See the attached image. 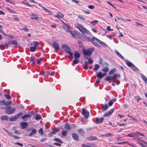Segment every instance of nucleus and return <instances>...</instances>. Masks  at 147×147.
<instances>
[{
	"label": "nucleus",
	"mask_w": 147,
	"mask_h": 147,
	"mask_svg": "<svg viewBox=\"0 0 147 147\" xmlns=\"http://www.w3.org/2000/svg\"><path fill=\"white\" fill-rule=\"evenodd\" d=\"M76 27L78 28L79 30L83 34L86 33H87L89 34H90L91 33L84 28L82 25L78 24L76 26Z\"/></svg>",
	"instance_id": "obj_1"
},
{
	"label": "nucleus",
	"mask_w": 147,
	"mask_h": 147,
	"mask_svg": "<svg viewBox=\"0 0 147 147\" xmlns=\"http://www.w3.org/2000/svg\"><path fill=\"white\" fill-rule=\"evenodd\" d=\"M94 51V49L93 48H91L87 50L83 49L82 52L84 55H92Z\"/></svg>",
	"instance_id": "obj_2"
},
{
	"label": "nucleus",
	"mask_w": 147,
	"mask_h": 147,
	"mask_svg": "<svg viewBox=\"0 0 147 147\" xmlns=\"http://www.w3.org/2000/svg\"><path fill=\"white\" fill-rule=\"evenodd\" d=\"M33 44H34V46L30 47V50L32 52L35 51L37 48V47L39 45V43L36 41H34Z\"/></svg>",
	"instance_id": "obj_3"
},
{
	"label": "nucleus",
	"mask_w": 147,
	"mask_h": 147,
	"mask_svg": "<svg viewBox=\"0 0 147 147\" xmlns=\"http://www.w3.org/2000/svg\"><path fill=\"white\" fill-rule=\"evenodd\" d=\"M112 77H113V82L116 83L117 84H118L120 82L118 79L120 77V75L119 74H114Z\"/></svg>",
	"instance_id": "obj_4"
},
{
	"label": "nucleus",
	"mask_w": 147,
	"mask_h": 147,
	"mask_svg": "<svg viewBox=\"0 0 147 147\" xmlns=\"http://www.w3.org/2000/svg\"><path fill=\"white\" fill-rule=\"evenodd\" d=\"M61 47L66 53H67L70 51H71V49L66 44H63L62 45Z\"/></svg>",
	"instance_id": "obj_5"
},
{
	"label": "nucleus",
	"mask_w": 147,
	"mask_h": 147,
	"mask_svg": "<svg viewBox=\"0 0 147 147\" xmlns=\"http://www.w3.org/2000/svg\"><path fill=\"white\" fill-rule=\"evenodd\" d=\"M15 111L16 109L14 107L12 108L11 109L7 108L5 110V112L7 114L10 115L13 113Z\"/></svg>",
	"instance_id": "obj_6"
},
{
	"label": "nucleus",
	"mask_w": 147,
	"mask_h": 147,
	"mask_svg": "<svg viewBox=\"0 0 147 147\" xmlns=\"http://www.w3.org/2000/svg\"><path fill=\"white\" fill-rule=\"evenodd\" d=\"M82 114L84 115V118L87 119L88 117L89 113L85 109H82Z\"/></svg>",
	"instance_id": "obj_7"
},
{
	"label": "nucleus",
	"mask_w": 147,
	"mask_h": 147,
	"mask_svg": "<svg viewBox=\"0 0 147 147\" xmlns=\"http://www.w3.org/2000/svg\"><path fill=\"white\" fill-rule=\"evenodd\" d=\"M20 124L21 127V129H24L26 128L28 126V123L25 122H20Z\"/></svg>",
	"instance_id": "obj_8"
},
{
	"label": "nucleus",
	"mask_w": 147,
	"mask_h": 147,
	"mask_svg": "<svg viewBox=\"0 0 147 147\" xmlns=\"http://www.w3.org/2000/svg\"><path fill=\"white\" fill-rule=\"evenodd\" d=\"M114 110V109L113 108L111 109L109 111L106 112L104 115V117H107L108 116L111 114L113 112Z\"/></svg>",
	"instance_id": "obj_9"
},
{
	"label": "nucleus",
	"mask_w": 147,
	"mask_h": 147,
	"mask_svg": "<svg viewBox=\"0 0 147 147\" xmlns=\"http://www.w3.org/2000/svg\"><path fill=\"white\" fill-rule=\"evenodd\" d=\"M71 136L73 139L77 141L79 140L78 136L77 133H72L71 134Z\"/></svg>",
	"instance_id": "obj_10"
},
{
	"label": "nucleus",
	"mask_w": 147,
	"mask_h": 147,
	"mask_svg": "<svg viewBox=\"0 0 147 147\" xmlns=\"http://www.w3.org/2000/svg\"><path fill=\"white\" fill-rule=\"evenodd\" d=\"M104 119L103 117L100 118H96L95 121L96 124H100L103 121Z\"/></svg>",
	"instance_id": "obj_11"
},
{
	"label": "nucleus",
	"mask_w": 147,
	"mask_h": 147,
	"mask_svg": "<svg viewBox=\"0 0 147 147\" xmlns=\"http://www.w3.org/2000/svg\"><path fill=\"white\" fill-rule=\"evenodd\" d=\"M31 117V115L29 114H25L24 115L22 116V118L24 121H26L27 119H26V118L30 117Z\"/></svg>",
	"instance_id": "obj_12"
},
{
	"label": "nucleus",
	"mask_w": 147,
	"mask_h": 147,
	"mask_svg": "<svg viewBox=\"0 0 147 147\" xmlns=\"http://www.w3.org/2000/svg\"><path fill=\"white\" fill-rule=\"evenodd\" d=\"M53 46L55 49L56 50L59 49V47L58 44L55 42H54L53 43Z\"/></svg>",
	"instance_id": "obj_13"
},
{
	"label": "nucleus",
	"mask_w": 147,
	"mask_h": 147,
	"mask_svg": "<svg viewBox=\"0 0 147 147\" xmlns=\"http://www.w3.org/2000/svg\"><path fill=\"white\" fill-rule=\"evenodd\" d=\"M64 16L63 14L61 13V12L59 11L57 12V15H55V17L57 18H63Z\"/></svg>",
	"instance_id": "obj_14"
},
{
	"label": "nucleus",
	"mask_w": 147,
	"mask_h": 147,
	"mask_svg": "<svg viewBox=\"0 0 147 147\" xmlns=\"http://www.w3.org/2000/svg\"><path fill=\"white\" fill-rule=\"evenodd\" d=\"M78 132L80 135L82 136H84L85 134V132L82 129H79Z\"/></svg>",
	"instance_id": "obj_15"
},
{
	"label": "nucleus",
	"mask_w": 147,
	"mask_h": 147,
	"mask_svg": "<svg viewBox=\"0 0 147 147\" xmlns=\"http://www.w3.org/2000/svg\"><path fill=\"white\" fill-rule=\"evenodd\" d=\"M95 38V40L98 43L100 44L101 45L105 47V44L104 43L102 42L100 40L96 38Z\"/></svg>",
	"instance_id": "obj_16"
},
{
	"label": "nucleus",
	"mask_w": 147,
	"mask_h": 147,
	"mask_svg": "<svg viewBox=\"0 0 147 147\" xmlns=\"http://www.w3.org/2000/svg\"><path fill=\"white\" fill-rule=\"evenodd\" d=\"M86 139L89 141L92 140L98 139V138L95 136H91L87 138Z\"/></svg>",
	"instance_id": "obj_17"
},
{
	"label": "nucleus",
	"mask_w": 147,
	"mask_h": 147,
	"mask_svg": "<svg viewBox=\"0 0 147 147\" xmlns=\"http://www.w3.org/2000/svg\"><path fill=\"white\" fill-rule=\"evenodd\" d=\"M8 44L9 45V46H10L11 44L14 45H17V43L16 40H12L8 42Z\"/></svg>",
	"instance_id": "obj_18"
},
{
	"label": "nucleus",
	"mask_w": 147,
	"mask_h": 147,
	"mask_svg": "<svg viewBox=\"0 0 147 147\" xmlns=\"http://www.w3.org/2000/svg\"><path fill=\"white\" fill-rule=\"evenodd\" d=\"M125 61L126 63V64L129 67H131L134 65L132 62L127 60L126 59Z\"/></svg>",
	"instance_id": "obj_19"
},
{
	"label": "nucleus",
	"mask_w": 147,
	"mask_h": 147,
	"mask_svg": "<svg viewBox=\"0 0 147 147\" xmlns=\"http://www.w3.org/2000/svg\"><path fill=\"white\" fill-rule=\"evenodd\" d=\"M65 128L68 130H69L71 129V126L68 123H66L65 125Z\"/></svg>",
	"instance_id": "obj_20"
},
{
	"label": "nucleus",
	"mask_w": 147,
	"mask_h": 147,
	"mask_svg": "<svg viewBox=\"0 0 147 147\" xmlns=\"http://www.w3.org/2000/svg\"><path fill=\"white\" fill-rule=\"evenodd\" d=\"M60 129L58 128H55V129H54L53 131L50 132V133L52 134H55L59 131Z\"/></svg>",
	"instance_id": "obj_21"
},
{
	"label": "nucleus",
	"mask_w": 147,
	"mask_h": 147,
	"mask_svg": "<svg viewBox=\"0 0 147 147\" xmlns=\"http://www.w3.org/2000/svg\"><path fill=\"white\" fill-rule=\"evenodd\" d=\"M96 38L95 37H93L91 39V40L90 41L92 44L94 46H99L98 45L96 42L94 41V40H95V38Z\"/></svg>",
	"instance_id": "obj_22"
},
{
	"label": "nucleus",
	"mask_w": 147,
	"mask_h": 147,
	"mask_svg": "<svg viewBox=\"0 0 147 147\" xmlns=\"http://www.w3.org/2000/svg\"><path fill=\"white\" fill-rule=\"evenodd\" d=\"M74 57L75 58L78 59L80 57V54L78 51L75 52L74 53Z\"/></svg>",
	"instance_id": "obj_23"
},
{
	"label": "nucleus",
	"mask_w": 147,
	"mask_h": 147,
	"mask_svg": "<svg viewBox=\"0 0 147 147\" xmlns=\"http://www.w3.org/2000/svg\"><path fill=\"white\" fill-rule=\"evenodd\" d=\"M3 101V105H5L6 106L9 105L11 103V102L10 101H9L6 102H5L4 100Z\"/></svg>",
	"instance_id": "obj_24"
},
{
	"label": "nucleus",
	"mask_w": 147,
	"mask_h": 147,
	"mask_svg": "<svg viewBox=\"0 0 147 147\" xmlns=\"http://www.w3.org/2000/svg\"><path fill=\"white\" fill-rule=\"evenodd\" d=\"M100 66L97 64H95L94 67L93 69V70L94 72L96 71L98 69L100 68Z\"/></svg>",
	"instance_id": "obj_25"
},
{
	"label": "nucleus",
	"mask_w": 147,
	"mask_h": 147,
	"mask_svg": "<svg viewBox=\"0 0 147 147\" xmlns=\"http://www.w3.org/2000/svg\"><path fill=\"white\" fill-rule=\"evenodd\" d=\"M42 75L43 76H46L50 74V72L49 71H45L42 72Z\"/></svg>",
	"instance_id": "obj_26"
},
{
	"label": "nucleus",
	"mask_w": 147,
	"mask_h": 147,
	"mask_svg": "<svg viewBox=\"0 0 147 147\" xmlns=\"http://www.w3.org/2000/svg\"><path fill=\"white\" fill-rule=\"evenodd\" d=\"M36 130L35 129H32L30 133L29 134V136H31L33 135H34L36 134Z\"/></svg>",
	"instance_id": "obj_27"
},
{
	"label": "nucleus",
	"mask_w": 147,
	"mask_h": 147,
	"mask_svg": "<svg viewBox=\"0 0 147 147\" xmlns=\"http://www.w3.org/2000/svg\"><path fill=\"white\" fill-rule=\"evenodd\" d=\"M64 27L65 29H66V30L67 32H69L70 31V26L69 25L67 24H66L64 26Z\"/></svg>",
	"instance_id": "obj_28"
},
{
	"label": "nucleus",
	"mask_w": 147,
	"mask_h": 147,
	"mask_svg": "<svg viewBox=\"0 0 147 147\" xmlns=\"http://www.w3.org/2000/svg\"><path fill=\"white\" fill-rule=\"evenodd\" d=\"M115 51L116 54L118 56L120 57L122 59H124V58L119 52L117 51Z\"/></svg>",
	"instance_id": "obj_29"
},
{
	"label": "nucleus",
	"mask_w": 147,
	"mask_h": 147,
	"mask_svg": "<svg viewBox=\"0 0 147 147\" xmlns=\"http://www.w3.org/2000/svg\"><path fill=\"white\" fill-rule=\"evenodd\" d=\"M115 51L116 54L118 56L120 57L122 59H124V58L119 52L117 51Z\"/></svg>",
	"instance_id": "obj_30"
},
{
	"label": "nucleus",
	"mask_w": 147,
	"mask_h": 147,
	"mask_svg": "<svg viewBox=\"0 0 147 147\" xmlns=\"http://www.w3.org/2000/svg\"><path fill=\"white\" fill-rule=\"evenodd\" d=\"M116 70L115 68H113L112 69L110 70L109 72V74L110 75L113 74L115 72Z\"/></svg>",
	"instance_id": "obj_31"
},
{
	"label": "nucleus",
	"mask_w": 147,
	"mask_h": 147,
	"mask_svg": "<svg viewBox=\"0 0 147 147\" xmlns=\"http://www.w3.org/2000/svg\"><path fill=\"white\" fill-rule=\"evenodd\" d=\"M141 76L145 83L147 84V78L142 74H141Z\"/></svg>",
	"instance_id": "obj_32"
},
{
	"label": "nucleus",
	"mask_w": 147,
	"mask_h": 147,
	"mask_svg": "<svg viewBox=\"0 0 147 147\" xmlns=\"http://www.w3.org/2000/svg\"><path fill=\"white\" fill-rule=\"evenodd\" d=\"M82 37L85 40L87 41L90 42L91 40V39L86 36L83 35Z\"/></svg>",
	"instance_id": "obj_33"
},
{
	"label": "nucleus",
	"mask_w": 147,
	"mask_h": 147,
	"mask_svg": "<svg viewBox=\"0 0 147 147\" xmlns=\"http://www.w3.org/2000/svg\"><path fill=\"white\" fill-rule=\"evenodd\" d=\"M9 121H14L17 119L16 116V115H14V116L13 117H12L9 118Z\"/></svg>",
	"instance_id": "obj_34"
},
{
	"label": "nucleus",
	"mask_w": 147,
	"mask_h": 147,
	"mask_svg": "<svg viewBox=\"0 0 147 147\" xmlns=\"http://www.w3.org/2000/svg\"><path fill=\"white\" fill-rule=\"evenodd\" d=\"M113 77L110 76H108L105 78V80L107 81H108L110 80H113Z\"/></svg>",
	"instance_id": "obj_35"
},
{
	"label": "nucleus",
	"mask_w": 147,
	"mask_h": 147,
	"mask_svg": "<svg viewBox=\"0 0 147 147\" xmlns=\"http://www.w3.org/2000/svg\"><path fill=\"white\" fill-rule=\"evenodd\" d=\"M108 108V107L107 106V104H105V106H103L102 108V111H106Z\"/></svg>",
	"instance_id": "obj_36"
},
{
	"label": "nucleus",
	"mask_w": 147,
	"mask_h": 147,
	"mask_svg": "<svg viewBox=\"0 0 147 147\" xmlns=\"http://www.w3.org/2000/svg\"><path fill=\"white\" fill-rule=\"evenodd\" d=\"M31 19L32 20H35L37 21H40L39 18L38 17H36L35 16H33L31 18Z\"/></svg>",
	"instance_id": "obj_37"
},
{
	"label": "nucleus",
	"mask_w": 147,
	"mask_h": 147,
	"mask_svg": "<svg viewBox=\"0 0 147 147\" xmlns=\"http://www.w3.org/2000/svg\"><path fill=\"white\" fill-rule=\"evenodd\" d=\"M88 63L87 61L84 62V69L85 70H87L88 68Z\"/></svg>",
	"instance_id": "obj_38"
},
{
	"label": "nucleus",
	"mask_w": 147,
	"mask_h": 147,
	"mask_svg": "<svg viewBox=\"0 0 147 147\" xmlns=\"http://www.w3.org/2000/svg\"><path fill=\"white\" fill-rule=\"evenodd\" d=\"M67 53H68L69 54V58L71 59L72 60L73 58V52H71V51H70V52H68Z\"/></svg>",
	"instance_id": "obj_39"
},
{
	"label": "nucleus",
	"mask_w": 147,
	"mask_h": 147,
	"mask_svg": "<svg viewBox=\"0 0 147 147\" xmlns=\"http://www.w3.org/2000/svg\"><path fill=\"white\" fill-rule=\"evenodd\" d=\"M67 132L66 130H63L61 131V134L63 136H67Z\"/></svg>",
	"instance_id": "obj_40"
},
{
	"label": "nucleus",
	"mask_w": 147,
	"mask_h": 147,
	"mask_svg": "<svg viewBox=\"0 0 147 147\" xmlns=\"http://www.w3.org/2000/svg\"><path fill=\"white\" fill-rule=\"evenodd\" d=\"M97 77L100 79H102V74L101 72H98L96 75Z\"/></svg>",
	"instance_id": "obj_41"
},
{
	"label": "nucleus",
	"mask_w": 147,
	"mask_h": 147,
	"mask_svg": "<svg viewBox=\"0 0 147 147\" xmlns=\"http://www.w3.org/2000/svg\"><path fill=\"white\" fill-rule=\"evenodd\" d=\"M54 140L56 142H57L61 144H62L63 143V141H62L58 138H55L54 139Z\"/></svg>",
	"instance_id": "obj_42"
},
{
	"label": "nucleus",
	"mask_w": 147,
	"mask_h": 147,
	"mask_svg": "<svg viewBox=\"0 0 147 147\" xmlns=\"http://www.w3.org/2000/svg\"><path fill=\"white\" fill-rule=\"evenodd\" d=\"M131 68L133 70L135 71H139L138 69L134 65Z\"/></svg>",
	"instance_id": "obj_43"
},
{
	"label": "nucleus",
	"mask_w": 147,
	"mask_h": 147,
	"mask_svg": "<svg viewBox=\"0 0 147 147\" xmlns=\"http://www.w3.org/2000/svg\"><path fill=\"white\" fill-rule=\"evenodd\" d=\"M7 118L8 117L6 115H4L3 116H2L1 117V120H7Z\"/></svg>",
	"instance_id": "obj_44"
},
{
	"label": "nucleus",
	"mask_w": 147,
	"mask_h": 147,
	"mask_svg": "<svg viewBox=\"0 0 147 147\" xmlns=\"http://www.w3.org/2000/svg\"><path fill=\"white\" fill-rule=\"evenodd\" d=\"M2 46L4 49H7L9 46V45L8 43H5L4 45H2Z\"/></svg>",
	"instance_id": "obj_45"
},
{
	"label": "nucleus",
	"mask_w": 147,
	"mask_h": 147,
	"mask_svg": "<svg viewBox=\"0 0 147 147\" xmlns=\"http://www.w3.org/2000/svg\"><path fill=\"white\" fill-rule=\"evenodd\" d=\"M30 62L33 64L34 63L36 62L35 58L34 57H30Z\"/></svg>",
	"instance_id": "obj_46"
},
{
	"label": "nucleus",
	"mask_w": 147,
	"mask_h": 147,
	"mask_svg": "<svg viewBox=\"0 0 147 147\" xmlns=\"http://www.w3.org/2000/svg\"><path fill=\"white\" fill-rule=\"evenodd\" d=\"M6 9L8 10L9 12L12 13H16V12L13 10H11L8 7H7Z\"/></svg>",
	"instance_id": "obj_47"
},
{
	"label": "nucleus",
	"mask_w": 147,
	"mask_h": 147,
	"mask_svg": "<svg viewBox=\"0 0 147 147\" xmlns=\"http://www.w3.org/2000/svg\"><path fill=\"white\" fill-rule=\"evenodd\" d=\"M79 62V61L78 59H75L73 61V63L74 64H77Z\"/></svg>",
	"instance_id": "obj_48"
},
{
	"label": "nucleus",
	"mask_w": 147,
	"mask_h": 147,
	"mask_svg": "<svg viewBox=\"0 0 147 147\" xmlns=\"http://www.w3.org/2000/svg\"><path fill=\"white\" fill-rule=\"evenodd\" d=\"M69 32L70 33V34L73 37L75 38L76 37V33L73 32L71 31H70Z\"/></svg>",
	"instance_id": "obj_49"
},
{
	"label": "nucleus",
	"mask_w": 147,
	"mask_h": 147,
	"mask_svg": "<svg viewBox=\"0 0 147 147\" xmlns=\"http://www.w3.org/2000/svg\"><path fill=\"white\" fill-rule=\"evenodd\" d=\"M109 70V68L107 67H104L102 70V71L104 72H107Z\"/></svg>",
	"instance_id": "obj_50"
},
{
	"label": "nucleus",
	"mask_w": 147,
	"mask_h": 147,
	"mask_svg": "<svg viewBox=\"0 0 147 147\" xmlns=\"http://www.w3.org/2000/svg\"><path fill=\"white\" fill-rule=\"evenodd\" d=\"M38 132L40 134V135H43V131L42 129L40 128L38 130Z\"/></svg>",
	"instance_id": "obj_51"
},
{
	"label": "nucleus",
	"mask_w": 147,
	"mask_h": 147,
	"mask_svg": "<svg viewBox=\"0 0 147 147\" xmlns=\"http://www.w3.org/2000/svg\"><path fill=\"white\" fill-rule=\"evenodd\" d=\"M41 118L40 115H37L35 117V119L36 120H38L40 119Z\"/></svg>",
	"instance_id": "obj_52"
},
{
	"label": "nucleus",
	"mask_w": 147,
	"mask_h": 147,
	"mask_svg": "<svg viewBox=\"0 0 147 147\" xmlns=\"http://www.w3.org/2000/svg\"><path fill=\"white\" fill-rule=\"evenodd\" d=\"M23 114V113L22 112H20L18 114L16 115L17 118H19Z\"/></svg>",
	"instance_id": "obj_53"
},
{
	"label": "nucleus",
	"mask_w": 147,
	"mask_h": 147,
	"mask_svg": "<svg viewBox=\"0 0 147 147\" xmlns=\"http://www.w3.org/2000/svg\"><path fill=\"white\" fill-rule=\"evenodd\" d=\"M128 142H118L117 144H127L129 145H131L130 144H128Z\"/></svg>",
	"instance_id": "obj_54"
},
{
	"label": "nucleus",
	"mask_w": 147,
	"mask_h": 147,
	"mask_svg": "<svg viewBox=\"0 0 147 147\" xmlns=\"http://www.w3.org/2000/svg\"><path fill=\"white\" fill-rule=\"evenodd\" d=\"M4 95L7 99H9L11 98V96L10 95L5 94H4Z\"/></svg>",
	"instance_id": "obj_55"
},
{
	"label": "nucleus",
	"mask_w": 147,
	"mask_h": 147,
	"mask_svg": "<svg viewBox=\"0 0 147 147\" xmlns=\"http://www.w3.org/2000/svg\"><path fill=\"white\" fill-rule=\"evenodd\" d=\"M134 98L136 99L137 101H138L139 100L141 99L140 97L139 96H135L134 97Z\"/></svg>",
	"instance_id": "obj_56"
},
{
	"label": "nucleus",
	"mask_w": 147,
	"mask_h": 147,
	"mask_svg": "<svg viewBox=\"0 0 147 147\" xmlns=\"http://www.w3.org/2000/svg\"><path fill=\"white\" fill-rule=\"evenodd\" d=\"M88 62L89 64H92L93 63V61L92 59L90 58H89L88 59Z\"/></svg>",
	"instance_id": "obj_57"
},
{
	"label": "nucleus",
	"mask_w": 147,
	"mask_h": 147,
	"mask_svg": "<svg viewBox=\"0 0 147 147\" xmlns=\"http://www.w3.org/2000/svg\"><path fill=\"white\" fill-rule=\"evenodd\" d=\"M98 22V21L95 20V21H91V22H90V23L92 24H93V25H95L96 24V23L97 22Z\"/></svg>",
	"instance_id": "obj_58"
},
{
	"label": "nucleus",
	"mask_w": 147,
	"mask_h": 147,
	"mask_svg": "<svg viewBox=\"0 0 147 147\" xmlns=\"http://www.w3.org/2000/svg\"><path fill=\"white\" fill-rule=\"evenodd\" d=\"M99 81H100L99 79H97L95 83L94 84V85L95 86H96L98 85L99 82Z\"/></svg>",
	"instance_id": "obj_59"
},
{
	"label": "nucleus",
	"mask_w": 147,
	"mask_h": 147,
	"mask_svg": "<svg viewBox=\"0 0 147 147\" xmlns=\"http://www.w3.org/2000/svg\"><path fill=\"white\" fill-rule=\"evenodd\" d=\"M125 136L130 137H134V136L133 134L132 133H130L128 135Z\"/></svg>",
	"instance_id": "obj_60"
},
{
	"label": "nucleus",
	"mask_w": 147,
	"mask_h": 147,
	"mask_svg": "<svg viewBox=\"0 0 147 147\" xmlns=\"http://www.w3.org/2000/svg\"><path fill=\"white\" fill-rule=\"evenodd\" d=\"M14 133L18 135H20L21 134V133L20 131H18L16 130H15Z\"/></svg>",
	"instance_id": "obj_61"
},
{
	"label": "nucleus",
	"mask_w": 147,
	"mask_h": 147,
	"mask_svg": "<svg viewBox=\"0 0 147 147\" xmlns=\"http://www.w3.org/2000/svg\"><path fill=\"white\" fill-rule=\"evenodd\" d=\"M81 20H82L84 21L86 19L83 17L78 16V17Z\"/></svg>",
	"instance_id": "obj_62"
},
{
	"label": "nucleus",
	"mask_w": 147,
	"mask_h": 147,
	"mask_svg": "<svg viewBox=\"0 0 147 147\" xmlns=\"http://www.w3.org/2000/svg\"><path fill=\"white\" fill-rule=\"evenodd\" d=\"M53 144L54 145H55L56 146H61V144H59L57 142H54L53 143Z\"/></svg>",
	"instance_id": "obj_63"
},
{
	"label": "nucleus",
	"mask_w": 147,
	"mask_h": 147,
	"mask_svg": "<svg viewBox=\"0 0 147 147\" xmlns=\"http://www.w3.org/2000/svg\"><path fill=\"white\" fill-rule=\"evenodd\" d=\"M113 102L111 100L108 102V105H109V106H112L113 105Z\"/></svg>",
	"instance_id": "obj_64"
}]
</instances>
